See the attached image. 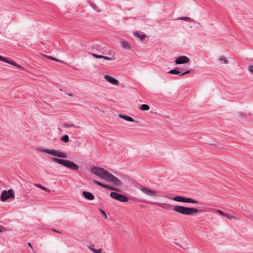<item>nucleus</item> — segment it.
I'll list each match as a JSON object with an SVG mask.
<instances>
[{"mask_svg":"<svg viewBox=\"0 0 253 253\" xmlns=\"http://www.w3.org/2000/svg\"><path fill=\"white\" fill-rule=\"evenodd\" d=\"M173 211L184 215H193L199 211L197 209L194 208H188L177 205L174 206Z\"/></svg>","mask_w":253,"mask_h":253,"instance_id":"1","label":"nucleus"},{"mask_svg":"<svg viewBox=\"0 0 253 253\" xmlns=\"http://www.w3.org/2000/svg\"><path fill=\"white\" fill-rule=\"evenodd\" d=\"M91 172L106 180L109 172L102 168L94 167L91 169Z\"/></svg>","mask_w":253,"mask_h":253,"instance_id":"2","label":"nucleus"},{"mask_svg":"<svg viewBox=\"0 0 253 253\" xmlns=\"http://www.w3.org/2000/svg\"><path fill=\"white\" fill-rule=\"evenodd\" d=\"M43 152L50 154L55 157L63 158H66L67 157V156L65 153L54 149H45L43 150Z\"/></svg>","mask_w":253,"mask_h":253,"instance_id":"3","label":"nucleus"},{"mask_svg":"<svg viewBox=\"0 0 253 253\" xmlns=\"http://www.w3.org/2000/svg\"><path fill=\"white\" fill-rule=\"evenodd\" d=\"M172 200L179 202L183 203H190L193 204H198L199 203V201L194 200L191 198H186L180 196H177L174 197L172 198Z\"/></svg>","mask_w":253,"mask_h":253,"instance_id":"4","label":"nucleus"},{"mask_svg":"<svg viewBox=\"0 0 253 253\" xmlns=\"http://www.w3.org/2000/svg\"><path fill=\"white\" fill-rule=\"evenodd\" d=\"M12 197H14V192L12 189L4 190L0 196L1 200L3 202Z\"/></svg>","mask_w":253,"mask_h":253,"instance_id":"5","label":"nucleus"},{"mask_svg":"<svg viewBox=\"0 0 253 253\" xmlns=\"http://www.w3.org/2000/svg\"><path fill=\"white\" fill-rule=\"evenodd\" d=\"M110 196L112 198L122 202H127L128 201V198L126 196L115 192H112L110 193Z\"/></svg>","mask_w":253,"mask_h":253,"instance_id":"6","label":"nucleus"},{"mask_svg":"<svg viewBox=\"0 0 253 253\" xmlns=\"http://www.w3.org/2000/svg\"><path fill=\"white\" fill-rule=\"evenodd\" d=\"M105 181L108 182H112L117 186H120L122 183L121 181L118 178L115 176L110 172L108 174Z\"/></svg>","mask_w":253,"mask_h":253,"instance_id":"7","label":"nucleus"},{"mask_svg":"<svg viewBox=\"0 0 253 253\" xmlns=\"http://www.w3.org/2000/svg\"><path fill=\"white\" fill-rule=\"evenodd\" d=\"M140 190L145 194L150 196V197H157L158 195H157L155 191L154 190H152L150 189H149L145 187H141L140 188Z\"/></svg>","mask_w":253,"mask_h":253,"instance_id":"8","label":"nucleus"},{"mask_svg":"<svg viewBox=\"0 0 253 253\" xmlns=\"http://www.w3.org/2000/svg\"><path fill=\"white\" fill-rule=\"evenodd\" d=\"M189 59L187 57L185 56H182L177 57L176 59L175 62L176 64H180L187 63L189 62Z\"/></svg>","mask_w":253,"mask_h":253,"instance_id":"9","label":"nucleus"},{"mask_svg":"<svg viewBox=\"0 0 253 253\" xmlns=\"http://www.w3.org/2000/svg\"><path fill=\"white\" fill-rule=\"evenodd\" d=\"M93 182H94V183H95L98 185L101 186L104 188H107L108 189H110V190H114V191L118 190L117 188H116L112 186H110V185H109L107 184H103L96 180H94Z\"/></svg>","mask_w":253,"mask_h":253,"instance_id":"10","label":"nucleus"},{"mask_svg":"<svg viewBox=\"0 0 253 253\" xmlns=\"http://www.w3.org/2000/svg\"><path fill=\"white\" fill-rule=\"evenodd\" d=\"M168 73L169 74H174V75L180 74V76H181L189 73L190 71L189 70H187L185 72L179 71L177 69H175L170 70Z\"/></svg>","mask_w":253,"mask_h":253,"instance_id":"11","label":"nucleus"},{"mask_svg":"<svg viewBox=\"0 0 253 253\" xmlns=\"http://www.w3.org/2000/svg\"><path fill=\"white\" fill-rule=\"evenodd\" d=\"M52 160L53 162H56L61 165L66 167L68 160L60 159L56 158H52Z\"/></svg>","mask_w":253,"mask_h":253,"instance_id":"12","label":"nucleus"},{"mask_svg":"<svg viewBox=\"0 0 253 253\" xmlns=\"http://www.w3.org/2000/svg\"><path fill=\"white\" fill-rule=\"evenodd\" d=\"M66 167L75 170H77L79 169V167L77 164L70 161H68Z\"/></svg>","mask_w":253,"mask_h":253,"instance_id":"13","label":"nucleus"},{"mask_svg":"<svg viewBox=\"0 0 253 253\" xmlns=\"http://www.w3.org/2000/svg\"><path fill=\"white\" fill-rule=\"evenodd\" d=\"M0 60L5 62L6 63H7L8 64H10L11 65H12L13 66H15L19 68H20V66L19 65H17V64L15 62H14V61H13L12 60H10L8 59L7 58H6L2 56H0Z\"/></svg>","mask_w":253,"mask_h":253,"instance_id":"14","label":"nucleus"},{"mask_svg":"<svg viewBox=\"0 0 253 253\" xmlns=\"http://www.w3.org/2000/svg\"><path fill=\"white\" fill-rule=\"evenodd\" d=\"M83 195L87 199L93 200L94 199V196L90 192L83 191Z\"/></svg>","mask_w":253,"mask_h":253,"instance_id":"15","label":"nucleus"},{"mask_svg":"<svg viewBox=\"0 0 253 253\" xmlns=\"http://www.w3.org/2000/svg\"><path fill=\"white\" fill-rule=\"evenodd\" d=\"M119 116L120 118L123 119H124L127 121H128V122H133L134 121V120L132 118H131V117L128 116H126V115H120Z\"/></svg>","mask_w":253,"mask_h":253,"instance_id":"16","label":"nucleus"},{"mask_svg":"<svg viewBox=\"0 0 253 253\" xmlns=\"http://www.w3.org/2000/svg\"><path fill=\"white\" fill-rule=\"evenodd\" d=\"M92 55L96 58H103L107 60H112V58L111 57H107V56H104L103 55H97V54H94V53L92 54Z\"/></svg>","mask_w":253,"mask_h":253,"instance_id":"17","label":"nucleus"},{"mask_svg":"<svg viewBox=\"0 0 253 253\" xmlns=\"http://www.w3.org/2000/svg\"><path fill=\"white\" fill-rule=\"evenodd\" d=\"M149 109H150V107L147 104H142L139 107V109H140L141 110H144V111L149 110Z\"/></svg>","mask_w":253,"mask_h":253,"instance_id":"18","label":"nucleus"},{"mask_svg":"<svg viewBox=\"0 0 253 253\" xmlns=\"http://www.w3.org/2000/svg\"><path fill=\"white\" fill-rule=\"evenodd\" d=\"M61 140L64 142L67 143L69 141V136L65 134L61 138Z\"/></svg>","mask_w":253,"mask_h":253,"instance_id":"19","label":"nucleus"},{"mask_svg":"<svg viewBox=\"0 0 253 253\" xmlns=\"http://www.w3.org/2000/svg\"><path fill=\"white\" fill-rule=\"evenodd\" d=\"M35 185L38 187V188H40L44 191H47V192H50V190L47 189L46 187L42 185L41 184H35Z\"/></svg>","mask_w":253,"mask_h":253,"instance_id":"20","label":"nucleus"},{"mask_svg":"<svg viewBox=\"0 0 253 253\" xmlns=\"http://www.w3.org/2000/svg\"><path fill=\"white\" fill-rule=\"evenodd\" d=\"M122 45L123 47L127 49H129L130 47L129 46V44L127 42H122Z\"/></svg>","mask_w":253,"mask_h":253,"instance_id":"21","label":"nucleus"},{"mask_svg":"<svg viewBox=\"0 0 253 253\" xmlns=\"http://www.w3.org/2000/svg\"><path fill=\"white\" fill-rule=\"evenodd\" d=\"M219 60L221 62H222L224 64H227L228 63V61H227L226 58L223 56H220L219 58Z\"/></svg>","mask_w":253,"mask_h":253,"instance_id":"22","label":"nucleus"},{"mask_svg":"<svg viewBox=\"0 0 253 253\" xmlns=\"http://www.w3.org/2000/svg\"><path fill=\"white\" fill-rule=\"evenodd\" d=\"M107 81L114 85H118L119 84V80H107Z\"/></svg>","mask_w":253,"mask_h":253,"instance_id":"23","label":"nucleus"},{"mask_svg":"<svg viewBox=\"0 0 253 253\" xmlns=\"http://www.w3.org/2000/svg\"><path fill=\"white\" fill-rule=\"evenodd\" d=\"M99 211H100L101 213V214H102L104 216V217H105V218H107V215H106V213H105V211H103V210H102V209H100V210H99Z\"/></svg>","mask_w":253,"mask_h":253,"instance_id":"24","label":"nucleus"},{"mask_svg":"<svg viewBox=\"0 0 253 253\" xmlns=\"http://www.w3.org/2000/svg\"><path fill=\"white\" fill-rule=\"evenodd\" d=\"M217 212H218L219 214H221V215H223V216H224L228 217V214H226V213H223V212L221 211H220V210H217Z\"/></svg>","mask_w":253,"mask_h":253,"instance_id":"25","label":"nucleus"},{"mask_svg":"<svg viewBox=\"0 0 253 253\" xmlns=\"http://www.w3.org/2000/svg\"><path fill=\"white\" fill-rule=\"evenodd\" d=\"M64 126L68 128V127H75V126L73 124H65Z\"/></svg>","mask_w":253,"mask_h":253,"instance_id":"26","label":"nucleus"},{"mask_svg":"<svg viewBox=\"0 0 253 253\" xmlns=\"http://www.w3.org/2000/svg\"><path fill=\"white\" fill-rule=\"evenodd\" d=\"M178 19L184 20H188L190 19V18L188 17H180L178 18Z\"/></svg>","mask_w":253,"mask_h":253,"instance_id":"27","label":"nucleus"},{"mask_svg":"<svg viewBox=\"0 0 253 253\" xmlns=\"http://www.w3.org/2000/svg\"><path fill=\"white\" fill-rule=\"evenodd\" d=\"M248 69L251 73L253 74V65H250L248 67Z\"/></svg>","mask_w":253,"mask_h":253,"instance_id":"28","label":"nucleus"},{"mask_svg":"<svg viewBox=\"0 0 253 253\" xmlns=\"http://www.w3.org/2000/svg\"><path fill=\"white\" fill-rule=\"evenodd\" d=\"M104 78V79H115L114 78L109 75H105Z\"/></svg>","mask_w":253,"mask_h":253,"instance_id":"29","label":"nucleus"},{"mask_svg":"<svg viewBox=\"0 0 253 253\" xmlns=\"http://www.w3.org/2000/svg\"><path fill=\"white\" fill-rule=\"evenodd\" d=\"M227 218H229V219H236V217L234 216H233V215H228V217H227Z\"/></svg>","mask_w":253,"mask_h":253,"instance_id":"30","label":"nucleus"},{"mask_svg":"<svg viewBox=\"0 0 253 253\" xmlns=\"http://www.w3.org/2000/svg\"><path fill=\"white\" fill-rule=\"evenodd\" d=\"M51 230H52V231H54V232H57V233H59V234H61V233L60 231H58V230H56V229H51Z\"/></svg>","mask_w":253,"mask_h":253,"instance_id":"31","label":"nucleus"},{"mask_svg":"<svg viewBox=\"0 0 253 253\" xmlns=\"http://www.w3.org/2000/svg\"><path fill=\"white\" fill-rule=\"evenodd\" d=\"M48 58L52 60H54V61H58L57 59H55L54 57H51V56H49L48 57Z\"/></svg>","mask_w":253,"mask_h":253,"instance_id":"32","label":"nucleus"},{"mask_svg":"<svg viewBox=\"0 0 253 253\" xmlns=\"http://www.w3.org/2000/svg\"><path fill=\"white\" fill-rule=\"evenodd\" d=\"M145 36L143 35L140 36L139 37V38L142 40L145 38Z\"/></svg>","mask_w":253,"mask_h":253,"instance_id":"33","label":"nucleus"},{"mask_svg":"<svg viewBox=\"0 0 253 253\" xmlns=\"http://www.w3.org/2000/svg\"><path fill=\"white\" fill-rule=\"evenodd\" d=\"M134 35L135 37H139L140 36V35H139V34L138 33H134Z\"/></svg>","mask_w":253,"mask_h":253,"instance_id":"34","label":"nucleus"},{"mask_svg":"<svg viewBox=\"0 0 253 253\" xmlns=\"http://www.w3.org/2000/svg\"><path fill=\"white\" fill-rule=\"evenodd\" d=\"M28 245L30 248H31L32 249L33 248V246L31 243H28Z\"/></svg>","mask_w":253,"mask_h":253,"instance_id":"35","label":"nucleus"},{"mask_svg":"<svg viewBox=\"0 0 253 253\" xmlns=\"http://www.w3.org/2000/svg\"><path fill=\"white\" fill-rule=\"evenodd\" d=\"M68 94V95H69V96H73V94H72V93H69V94Z\"/></svg>","mask_w":253,"mask_h":253,"instance_id":"36","label":"nucleus"}]
</instances>
